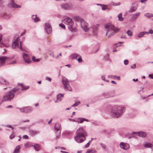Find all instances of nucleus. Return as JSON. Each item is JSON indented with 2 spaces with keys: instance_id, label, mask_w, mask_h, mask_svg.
<instances>
[{
  "instance_id": "obj_10",
  "label": "nucleus",
  "mask_w": 153,
  "mask_h": 153,
  "mask_svg": "<svg viewBox=\"0 0 153 153\" xmlns=\"http://www.w3.org/2000/svg\"><path fill=\"white\" fill-rule=\"evenodd\" d=\"M8 5L10 7L14 8H20L21 7L20 5H18L15 3L14 0H10V2L8 4Z\"/></svg>"
},
{
  "instance_id": "obj_57",
  "label": "nucleus",
  "mask_w": 153,
  "mask_h": 153,
  "mask_svg": "<svg viewBox=\"0 0 153 153\" xmlns=\"http://www.w3.org/2000/svg\"><path fill=\"white\" fill-rule=\"evenodd\" d=\"M113 75H108V78H113Z\"/></svg>"
},
{
  "instance_id": "obj_39",
  "label": "nucleus",
  "mask_w": 153,
  "mask_h": 153,
  "mask_svg": "<svg viewBox=\"0 0 153 153\" xmlns=\"http://www.w3.org/2000/svg\"><path fill=\"white\" fill-rule=\"evenodd\" d=\"M22 87V88L21 89V90H27L29 88V87L27 86H24L23 85V87Z\"/></svg>"
},
{
  "instance_id": "obj_51",
  "label": "nucleus",
  "mask_w": 153,
  "mask_h": 153,
  "mask_svg": "<svg viewBox=\"0 0 153 153\" xmlns=\"http://www.w3.org/2000/svg\"><path fill=\"white\" fill-rule=\"evenodd\" d=\"M23 138L24 139H27L28 137L27 135H25L23 136Z\"/></svg>"
},
{
  "instance_id": "obj_41",
  "label": "nucleus",
  "mask_w": 153,
  "mask_h": 153,
  "mask_svg": "<svg viewBox=\"0 0 153 153\" xmlns=\"http://www.w3.org/2000/svg\"><path fill=\"white\" fill-rule=\"evenodd\" d=\"M102 9L103 10H105L107 9V6L106 5H103L101 6Z\"/></svg>"
},
{
  "instance_id": "obj_59",
  "label": "nucleus",
  "mask_w": 153,
  "mask_h": 153,
  "mask_svg": "<svg viewBox=\"0 0 153 153\" xmlns=\"http://www.w3.org/2000/svg\"><path fill=\"white\" fill-rule=\"evenodd\" d=\"M4 46V44H3V43L1 42V43H0V47H3Z\"/></svg>"
},
{
  "instance_id": "obj_37",
  "label": "nucleus",
  "mask_w": 153,
  "mask_h": 153,
  "mask_svg": "<svg viewBox=\"0 0 153 153\" xmlns=\"http://www.w3.org/2000/svg\"><path fill=\"white\" fill-rule=\"evenodd\" d=\"M62 8L65 10H66L67 8V5L66 4H62L61 5Z\"/></svg>"
},
{
  "instance_id": "obj_63",
  "label": "nucleus",
  "mask_w": 153,
  "mask_h": 153,
  "mask_svg": "<svg viewBox=\"0 0 153 153\" xmlns=\"http://www.w3.org/2000/svg\"><path fill=\"white\" fill-rule=\"evenodd\" d=\"M111 82L112 83L114 84H116V83H116V82L115 81H111Z\"/></svg>"
},
{
  "instance_id": "obj_44",
  "label": "nucleus",
  "mask_w": 153,
  "mask_h": 153,
  "mask_svg": "<svg viewBox=\"0 0 153 153\" xmlns=\"http://www.w3.org/2000/svg\"><path fill=\"white\" fill-rule=\"evenodd\" d=\"M68 90L70 91H72V88L70 85L68 84Z\"/></svg>"
},
{
  "instance_id": "obj_17",
  "label": "nucleus",
  "mask_w": 153,
  "mask_h": 153,
  "mask_svg": "<svg viewBox=\"0 0 153 153\" xmlns=\"http://www.w3.org/2000/svg\"><path fill=\"white\" fill-rule=\"evenodd\" d=\"M64 94H59L56 95V100L55 101V103L59 102H60L63 98Z\"/></svg>"
},
{
  "instance_id": "obj_31",
  "label": "nucleus",
  "mask_w": 153,
  "mask_h": 153,
  "mask_svg": "<svg viewBox=\"0 0 153 153\" xmlns=\"http://www.w3.org/2000/svg\"><path fill=\"white\" fill-rule=\"evenodd\" d=\"M34 147L35 150L37 151H39L40 149V147L37 144L34 145Z\"/></svg>"
},
{
  "instance_id": "obj_27",
  "label": "nucleus",
  "mask_w": 153,
  "mask_h": 153,
  "mask_svg": "<svg viewBox=\"0 0 153 153\" xmlns=\"http://www.w3.org/2000/svg\"><path fill=\"white\" fill-rule=\"evenodd\" d=\"M75 20L77 22H80L81 23V20H84L83 19H81L79 16H75L74 17Z\"/></svg>"
},
{
  "instance_id": "obj_9",
  "label": "nucleus",
  "mask_w": 153,
  "mask_h": 153,
  "mask_svg": "<svg viewBox=\"0 0 153 153\" xmlns=\"http://www.w3.org/2000/svg\"><path fill=\"white\" fill-rule=\"evenodd\" d=\"M74 139L77 142L81 143L85 140L86 137L76 134V136L74 137Z\"/></svg>"
},
{
  "instance_id": "obj_40",
  "label": "nucleus",
  "mask_w": 153,
  "mask_h": 153,
  "mask_svg": "<svg viewBox=\"0 0 153 153\" xmlns=\"http://www.w3.org/2000/svg\"><path fill=\"white\" fill-rule=\"evenodd\" d=\"M15 137V134L14 133L12 134L10 136V139H12L14 138Z\"/></svg>"
},
{
  "instance_id": "obj_11",
  "label": "nucleus",
  "mask_w": 153,
  "mask_h": 153,
  "mask_svg": "<svg viewBox=\"0 0 153 153\" xmlns=\"http://www.w3.org/2000/svg\"><path fill=\"white\" fill-rule=\"evenodd\" d=\"M132 134H133L137 135L142 137H145L147 136V134L146 132L143 131L133 132Z\"/></svg>"
},
{
  "instance_id": "obj_6",
  "label": "nucleus",
  "mask_w": 153,
  "mask_h": 153,
  "mask_svg": "<svg viewBox=\"0 0 153 153\" xmlns=\"http://www.w3.org/2000/svg\"><path fill=\"white\" fill-rule=\"evenodd\" d=\"M18 38H16V40L13 42L12 45V48L15 49L17 47L20 48L22 51H26L25 49L22 48V42H20V45H19L18 43Z\"/></svg>"
},
{
  "instance_id": "obj_13",
  "label": "nucleus",
  "mask_w": 153,
  "mask_h": 153,
  "mask_svg": "<svg viewBox=\"0 0 153 153\" xmlns=\"http://www.w3.org/2000/svg\"><path fill=\"white\" fill-rule=\"evenodd\" d=\"M99 25L97 24L95 25H94L91 27L93 29V34L94 36H96L98 30Z\"/></svg>"
},
{
  "instance_id": "obj_7",
  "label": "nucleus",
  "mask_w": 153,
  "mask_h": 153,
  "mask_svg": "<svg viewBox=\"0 0 153 153\" xmlns=\"http://www.w3.org/2000/svg\"><path fill=\"white\" fill-rule=\"evenodd\" d=\"M138 7V4L137 1H135L132 2L131 4V6L129 10V12L131 13L135 12L137 9Z\"/></svg>"
},
{
  "instance_id": "obj_35",
  "label": "nucleus",
  "mask_w": 153,
  "mask_h": 153,
  "mask_svg": "<svg viewBox=\"0 0 153 153\" xmlns=\"http://www.w3.org/2000/svg\"><path fill=\"white\" fill-rule=\"evenodd\" d=\"M102 95L103 96H104V98H109L110 97V95H109L107 93H104V94H102Z\"/></svg>"
},
{
  "instance_id": "obj_49",
  "label": "nucleus",
  "mask_w": 153,
  "mask_h": 153,
  "mask_svg": "<svg viewBox=\"0 0 153 153\" xmlns=\"http://www.w3.org/2000/svg\"><path fill=\"white\" fill-rule=\"evenodd\" d=\"M128 61L127 59L125 60L124 61V63L125 65H127L128 64Z\"/></svg>"
},
{
  "instance_id": "obj_20",
  "label": "nucleus",
  "mask_w": 153,
  "mask_h": 153,
  "mask_svg": "<svg viewBox=\"0 0 153 153\" xmlns=\"http://www.w3.org/2000/svg\"><path fill=\"white\" fill-rule=\"evenodd\" d=\"M61 128V125L60 124L58 123H56L54 129L55 130L57 131V132H59V133L60 132V129Z\"/></svg>"
},
{
  "instance_id": "obj_62",
  "label": "nucleus",
  "mask_w": 153,
  "mask_h": 153,
  "mask_svg": "<svg viewBox=\"0 0 153 153\" xmlns=\"http://www.w3.org/2000/svg\"><path fill=\"white\" fill-rule=\"evenodd\" d=\"M120 2L118 3H115L114 4V5L115 6H118L120 5Z\"/></svg>"
},
{
  "instance_id": "obj_60",
  "label": "nucleus",
  "mask_w": 153,
  "mask_h": 153,
  "mask_svg": "<svg viewBox=\"0 0 153 153\" xmlns=\"http://www.w3.org/2000/svg\"><path fill=\"white\" fill-rule=\"evenodd\" d=\"M149 77L150 78H151L152 79H153V76L151 74H149Z\"/></svg>"
},
{
  "instance_id": "obj_33",
  "label": "nucleus",
  "mask_w": 153,
  "mask_h": 153,
  "mask_svg": "<svg viewBox=\"0 0 153 153\" xmlns=\"http://www.w3.org/2000/svg\"><path fill=\"white\" fill-rule=\"evenodd\" d=\"M96 151L93 149H88L86 153H94Z\"/></svg>"
},
{
  "instance_id": "obj_48",
  "label": "nucleus",
  "mask_w": 153,
  "mask_h": 153,
  "mask_svg": "<svg viewBox=\"0 0 153 153\" xmlns=\"http://www.w3.org/2000/svg\"><path fill=\"white\" fill-rule=\"evenodd\" d=\"M72 8V5L70 4H68V10L71 9Z\"/></svg>"
},
{
  "instance_id": "obj_18",
  "label": "nucleus",
  "mask_w": 153,
  "mask_h": 153,
  "mask_svg": "<svg viewBox=\"0 0 153 153\" xmlns=\"http://www.w3.org/2000/svg\"><path fill=\"white\" fill-rule=\"evenodd\" d=\"M140 13V12H138L134 13V14H133L131 18V19L132 20H136L137 19L138 17L139 16Z\"/></svg>"
},
{
  "instance_id": "obj_38",
  "label": "nucleus",
  "mask_w": 153,
  "mask_h": 153,
  "mask_svg": "<svg viewBox=\"0 0 153 153\" xmlns=\"http://www.w3.org/2000/svg\"><path fill=\"white\" fill-rule=\"evenodd\" d=\"M80 102H76L75 103H74V104L73 105H72V107H75L78 106L80 104Z\"/></svg>"
},
{
  "instance_id": "obj_54",
  "label": "nucleus",
  "mask_w": 153,
  "mask_h": 153,
  "mask_svg": "<svg viewBox=\"0 0 153 153\" xmlns=\"http://www.w3.org/2000/svg\"><path fill=\"white\" fill-rule=\"evenodd\" d=\"M16 60H14L12 62L10 63L9 64H14L16 63Z\"/></svg>"
},
{
  "instance_id": "obj_23",
  "label": "nucleus",
  "mask_w": 153,
  "mask_h": 153,
  "mask_svg": "<svg viewBox=\"0 0 153 153\" xmlns=\"http://www.w3.org/2000/svg\"><path fill=\"white\" fill-rule=\"evenodd\" d=\"M79 55L76 53H74L71 55L70 57L72 59H76L79 56Z\"/></svg>"
},
{
  "instance_id": "obj_47",
  "label": "nucleus",
  "mask_w": 153,
  "mask_h": 153,
  "mask_svg": "<svg viewBox=\"0 0 153 153\" xmlns=\"http://www.w3.org/2000/svg\"><path fill=\"white\" fill-rule=\"evenodd\" d=\"M151 14L149 13H145L144 15L147 17H151Z\"/></svg>"
},
{
  "instance_id": "obj_19",
  "label": "nucleus",
  "mask_w": 153,
  "mask_h": 153,
  "mask_svg": "<svg viewBox=\"0 0 153 153\" xmlns=\"http://www.w3.org/2000/svg\"><path fill=\"white\" fill-rule=\"evenodd\" d=\"M143 145L145 147L147 148H151L153 147V145L152 144L150 143L145 142L143 143Z\"/></svg>"
},
{
  "instance_id": "obj_2",
  "label": "nucleus",
  "mask_w": 153,
  "mask_h": 153,
  "mask_svg": "<svg viewBox=\"0 0 153 153\" xmlns=\"http://www.w3.org/2000/svg\"><path fill=\"white\" fill-rule=\"evenodd\" d=\"M105 27L107 31L106 35L108 38L118 32L120 30V28H115L114 25L109 23L105 24Z\"/></svg>"
},
{
  "instance_id": "obj_15",
  "label": "nucleus",
  "mask_w": 153,
  "mask_h": 153,
  "mask_svg": "<svg viewBox=\"0 0 153 153\" xmlns=\"http://www.w3.org/2000/svg\"><path fill=\"white\" fill-rule=\"evenodd\" d=\"M10 59V58L7 56L0 57V66H2L6 60Z\"/></svg>"
},
{
  "instance_id": "obj_21",
  "label": "nucleus",
  "mask_w": 153,
  "mask_h": 153,
  "mask_svg": "<svg viewBox=\"0 0 153 153\" xmlns=\"http://www.w3.org/2000/svg\"><path fill=\"white\" fill-rule=\"evenodd\" d=\"M62 82L64 85L65 89L66 90L67 88V79L65 78H63Z\"/></svg>"
},
{
  "instance_id": "obj_26",
  "label": "nucleus",
  "mask_w": 153,
  "mask_h": 153,
  "mask_svg": "<svg viewBox=\"0 0 153 153\" xmlns=\"http://www.w3.org/2000/svg\"><path fill=\"white\" fill-rule=\"evenodd\" d=\"M20 147L19 146H17L15 148L13 153H18L19 151Z\"/></svg>"
},
{
  "instance_id": "obj_25",
  "label": "nucleus",
  "mask_w": 153,
  "mask_h": 153,
  "mask_svg": "<svg viewBox=\"0 0 153 153\" xmlns=\"http://www.w3.org/2000/svg\"><path fill=\"white\" fill-rule=\"evenodd\" d=\"M148 34V32L146 31L142 32L140 33L138 35L139 38H141L144 35Z\"/></svg>"
},
{
  "instance_id": "obj_55",
  "label": "nucleus",
  "mask_w": 153,
  "mask_h": 153,
  "mask_svg": "<svg viewBox=\"0 0 153 153\" xmlns=\"http://www.w3.org/2000/svg\"><path fill=\"white\" fill-rule=\"evenodd\" d=\"M46 79L48 81H49L50 82H51V78H50L49 77H46Z\"/></svg>"
},
{
  "instance_id": "obj_4",
  "label": "nucleus",
  "mask_w": 153,
  "mask_h": 153,
  "mask_svg": "<svg viewBox=\"0 0 153 153\" xmlns=\"http://www.w3.org/2000/svg\"><path fill=\"white\" fill-rule=\"evenodd\" d=\"M74 22L71 18L68 17V28L70 31L72 32H76L77 29L74 26Z\"/></svg>"
},
{
  "instance_id": "obj_34",
  "label": "nucleus",
  "mask_w": 153,
  "mask_h": 153,
  "mask_svg": "<svg viewBox=\"0 0 153 153\" xmlns=\"http://www.w3.org/2000/svg\"><path fill=\"white\" fill-rule=\"evenodd\" d=\"M26 109H27V108H25V107H23L22 108H19V110L21 112L25 113V112H27L26 110Z\"/></svg>"
},
{
  "instance_id": "obj_3",
  "label": "nucleus",
  "mask_w": 153,
  "mask_h": 153,
  "mask_svg": "<svg viewBox=\"0 0 153 153\" xmlns=\"http://www.w3.org/2000/svg\"><path fill=\"white\" fill-rule=\"evenodd\" d=\"M19 90V88H15L13 89L7 93L6 94L3 96L1 102H3L4 101H10L14 97V92L18 91Z\"/></svg>"
},
{
  "instance_id": "obj_5",
  "label": "nucleus",
  "mask_w": 153,
  "mask_h": 153,
  "mask_svg": "<svg viewBox=\"0 0 153 153\" xmlns=\"http://www.w3.org/2000/svg\"><path fill=\"white\" fill-rule=\"evenodd\" d=\"M81 27L82 29L85 32H88L90 30L88 27V24L84 20H81Z\"/></svg>"
},
{
  "instance_id": "obj_1",
  "label": "nucleus",
  "mask_w": 153,
  "mask_h": 153,
  "mask_svg": "<svg viewBox=\"0 0 153 153\" xmlns=\"http://www.w3.org/2000/svg\"><path fill=\"white\" fill-rule=\"evenodd\" d=\"M125 110V108L124 107L115 105L112 107L111 114L114 118H119L122 115Z\"/></svg>"
},
{
  "instance_id": "obj_24",
  "label": "nucleus",
  "mask_w": 153,
  "mask_h": 153,
  "mask_svg": "<svg viewBox=\"0 0 153 153\" xmlns=\"http://www.w3.org/2000/svg\"><path fill=\"white\" fill-rule=\"evenodd\" d=\"M32 19L35 22H38L40 20L39 18L38 17H37L36 15H33L32 16Z\"/></svg>"
},
{
  "instance_id": "obj_61",
  "label": "nucleus",
  "mask_w": 153,
  "mask_h": 153,
  "mask_svg": "<svg viewBox=\"0 0 153 153\" xmlns=\"http://www.w3.org/2000/svg\"><path fill=\"white\" fill-rule=\"evenodd\" d=\"M120 2L118 3H115L114 4V5L115 6H118L120 5Z\"/></svg>"
},
{
  "instance_id": "obj_50",
  "label": "nucleus",
  "mask_w": 153,
  "mask_h": 153,
  "mask_svg": "<svg viewBox=\"0 0 153 153\" xmlns=\"http://www.w3.org/2000/svg\"><path fill=\"white\" fill-rule=\"evenodd\" d=\"M131 68L132 69H134L136 68V65L135 64H134L132 65L131 67Z\"/></svg>"
},
{
  "instance_id": "obj_16",
  "label": "nucleus",
  "mask_w": 153,
  "mask_h": 153,
  "mask_svg": "<svg viewBox=\"0 0 153 153\" xmlns=\"http://www.w3.org/2000/svg\"><path fill=\"white\" fill-rule=\"evenodd\" d=\"M45 29L48 34L50 33L52 31V28L50 25L48 23L45 24Z\"/></svg>"
},
{
  "instance_id": "obj_56",
  "label": "nucleus",
  "mask_w": 153,
  "mask_h": 153,
  "mask_svg": "<svg viewBox=\"0 0 153 153\" xmlns=\"http://www.w3.org/2000/svg\"><path fill=\"white\" fill-rule=\"evenodd\" d=\"M67 22V19H64L62 21V22L63 23H65V22Z\"/></svg>"
},
{
  "instance_id": "obj_46",
  "label": "nucleus",
  "mask_w": 153,
  "mask_h": 153,
  "mask_svg": "<svg viewBox=\"0 0 153 153\" xmlns=\"http://www.w3.org/2000/svg\"><path fill=\"white\" fill-rule=\"evenodd\" d=\"M104 59L106 60H108L109 59V56L108 55H107L106 56H104Z\"/></svg>"
},
{
  "instance_id": "obj_14",
  "label": "nucleus",
  "mask_w": 153,
  "mask_h": 153,
  "mask_svg": "<svg viewBox=\"0 0 153 153\" xmlns=\"http://www.w3.org/2000/svg\"><path fill=\"white\" fill-rule=\"evenodd\" d=\"M23 57L25 62L27 63H30L31 62L29 55L24 53H23Z\"/></svg>"
},
{
  "instance_id": "obj_52",
  "label": "nucleus",
  "mask_w": 153,
  "mask_h": 153,
  "mask_svg": "<svg viewBox=\"0 0 153 153\" xmlns=\"http://www.w3.org/2000/svg\"><path fill=\"white\" fill-rule=\"evenodd\" d=\"M148 33L151 34H153V30L151 29L149 30Z\"/></svg>"
},
{
  "instance_id": "obj_53",
  "label": "nucleus",
  "mask_w": 153,
  "mask_h": 153,
  "mask_svg": "<svg viewBox=\"0 0 153 153\" xmlns=\"http://www.w3.org/2000/svg\"><path fill=\"white\" fill-rule=\"evenodd\" d=\"M89 146V143H87L85 146V148H88Z\"/></svg>"
},
{
  "instance_id": "obj_28",
  "label": "nucleus",
  "mask_w": 153,
  "mask_h": 153,
  "mask_svg": "<svg viewBox=\"0 0 153 153\" xmlns=\"http://www.w3.org/2000/svg\"><path fill=\"white\" fill-rule=\"evenodd\" d=\"M84 118H79L77 120L76 122L78 123H81L84 121Z\"/></svg>"
},
{
  "instance_id": "obj_36",
  "label": "nucleus",
  "mask_w": 153,
  "mask_h": 153,
  "mask_svg": "<svg viewBox=\"0 0 153 153\" xmlns=\"http://www.w3.org/2000/svg\"><path fill=\"white\" fill-rule=\"evenodd\" d=\"M78 58L77 59L79 63H81L83 62V60L82 59V57L80 55L78 56Z\"/></svg>"
},
{
  "instance_id": "obj_64",
  "label": "nucleus",
  "mask_w": 153,
  "mask_h": 153,
  "mask_svg": "<svg viewBox=\"0 0 153 153\" xmlns=\"http://www.w3.org/2000/svg\"><path fill=\"white\" fill-rule=\"evenodd\" d=\"M33 134H36L37 133H39V132L38 131H33Z\"/></svg>"
},
{
  "instance_id": "obj_42",
  "label": "nucleus",
  "mask_w": 153,
  "mask_h": 153,
  "mask_svg": "<svg viewBox=\"0 0 153 153\" xmlns=\"http://www.w3.org/2000/svg\"><path fill=\"white\" fill-rule=\"evenodd\" d=\"M59 26L60 27H62V28H63V29L65 28V26L63 23H61V24H60L59 25Z\"/></svg>"
},
{
  "instance_id": "obj_29",
  "label": "nucleus",
  "mask_w": 153,
  "mask_h": 153,
  "mask_svg": "<svg viewBox=\"0 0 153 153\" xmlns=\"http://www.w3.org/2000/svg\"><path fill=\"white\" fill-rule=\"evenodd\" d=\"M118 18L119 20V21H122L124 19L122 17V14L121 13H120L118 15Z\"/></svg>"
},
{
  "instance_id": "obj_45",
  "label": "nucleus",
  "mask_w": 153,
  "mask_h": 153,
  "mask_svg": "<svg viewBox=\"0 0 153 153\" xmlns=\"http://www.w3.org/2000/svg\"><path fill=\"white\" fill-rule=\"evenodd\" d=\"M100 145L102 147V148L103 149H105L106 148V146L103 143H101L100 144Z\"/></svg>"
},
{
  "instance_id": "obj_22",
  "label": "nucleus",
  "mask_w": 153,
  "mask_h": 153,
  "mask_svg": "<svg viewBox=\"0 0 153 153\" xmlns=\"http://www.w3.org/2000/svg\"><path fill=\"white\" fill-rule=\"evenodd\" d=\"M0 82L3 85H5L7 86L9 85V82L3 79H1L0 81Z\"/></svg>"
},
{
  "instance_id": "obj_8",
  "label": "nucleus",
  "mask_w": 153,
  "mask_h": 153,
  "mask_svg": "<svg viewBox=\"0 0 153 153\" xmlns=\"http://www.w3.org/2000/svg\"><path fill=\"white\" fill-rule=\"evenodd\" d=\"M76 134L83 136L86 137L87 135V133L85 130L82 127L79 128L76 131Z\"/></svg>"
},
{
  "instance_id": "obj_32",
  "label": "nucleus",
  "mask_w": 153,
  "mask_h": 153,
  "mask_svg": "<svg viewBox=\"0 0 153 153\" xmlns=\"http://www.w3.org/2000/svg\"><path fill=\"white\" fill-rule=\"evenodd\" d=\"M25 108H27V109H26V110L27 111V112H25V113H27L30 112L32 110L31 108L30 107H25Z\"/></svg>"
},
{
  "instance_id": "obj_30",
  "label": "nucleus",
  "mask_w": 153,
  "mask_h": 153,
  "mask_svg": "<svg viewBox=\"0 0 153 153\" xmlns=\"http://www.w3.org/2000/svg\"><path fill=\"white\" fill-rule=\"evenodd\" d=\"M126 33L129 36H132V32L130 30H128L126 32Z\"/></svg>"
},
{
  "instance_id": "obj_12",
  "label": "nucleus",
  "mask_w": 153,
  "mask_h": 153,
  "mask_svg": "<svg viewBox=\"0 0 153 153\" xmlns=\"http://www.w3.org/2000/svg\"><path fill=\"white\" fill-rule=\"evenodd\" d=\"M120 146L121 148L124 150H127L130 147L129 144L123 142H121L120 144Z\"/></svg>"
},
{
  "instance_id": "obj_43",
  "label": "nucleus",
  "mask_w": 153,
  "mask_h": 153,
  "mask_svg": "<svg viewBox=\"0 0 153 153\" xmlns=\"http://www.w3.org/2000/svg\"><path fill=\"white\" fill-rule=\"evenodd\" d=\"M101 78L102 80L107 82H109L108 80L105 79V77L104 76H102Z\"/></svg>"
},
{
  "instance_id": "obj_58",
  "label": "nucleus",
  "mask_w": 153,
  "mask_h": 153,
  "mask_svg": "<svg viewBox=\"0 0 153 153\" xmlns=\"http://www.w3.org/2000/svg\"><path fill=\"white\" fill-rule=\"evenodd\" d=\"M32 59L33 61L35 62V60L36 59V57L34 56L32 57Z\"/></svg>"
}]
</instances>
